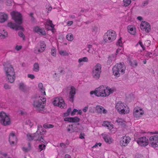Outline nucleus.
Instances as JSON below:
<instances>
[{
  "label": "nucleus",
  "instance_id": "1",
  "mask_svg": "<svg viewBox=\"0 0 158 158\" xmlns=\"http://www.w3.org/2000/svg\"><path fill=\"white\" fill-rule=\"evenodd\" d=\"M115 90L114 88H110L108 87H106L104 86L101 85L96 88L94 91H91L90 94L92 97L95 95L97 97H106L113 93Z\"/></svg>",
  "mask_w": 158,
  "mask_h": 158
},
{
  "label": "nucleus",
  "instance_id": "2",
  "mask_svg": "<svg viewBox=\"0 0 158 158\" xmlns=\"http://www.w3.org/2000/svg\"><path fill=\"white\" fill-rule=\"evenodd\" d=\"M45 131L41 125L38 126V130L36 133L31 134L29 133L27 134V137L28 139L29 140H40L45 143H47V142L45 141L42 137V135L44 134Z\"/></svg>",
  "mask_w": 158,
  "mask_h": 158
},
{
  "label": "nucleus",
  "instance_id": "3",
  "mask_svg": "<svg viewBox=\"0 0 158 158\" xmlns=\"http://www.w3.org/2000/svg\"><path fill=\"white\" fill-rule=\"evenodd\" d=\"M115 107L117 111L120 114H125L130 113V108L125 103L120 101L116 103Z\"/></svg>",
  "mask_w": 158,
  "mask_h": 158
},
{
  "label": "nucleus",
  "instance_id": "4",
  "mask_svg": "<svg viewBox=\"0 0 158 158\" xmlns=\"http://www.w3.org/2000/svg\"><path fill=\"white\" fill-rule=\"evenodd\" d=\"M117 35L115 31L112 29L108 30L103 36V40L106 43H110L115 40Z\"/></svg>",
  "mask_w": 158,
  "mask_h": 158
},
{
  "label": "nucleus",
  "instance_id": "5",
  "mask_svg": "<svg viewBox=\"0 0 158 158\" xmlns=\"http://www.w3.org/2000/svg\"><path fill=\"white\" fill-rule=\"evenodd\" d=\"M6 78L7 81L11 83H13L15 79V73L11 65L9 64L4 69Z\"/></svg>",
  "mask_w": 158,
  "mask_h": 158
},
{
  "label": "nucleus",
  "instance_id": "6",
  "mask_svg": "<svg viewBox=\"0 0 158 158\" xmlns=\"http://www.w3.org/2000/svg\"><path fill=\"white\" fill-rule=\"evenodd\" d=\"M126 68L123 63L117 64L113 68V74L116 77H118L120 75L125 73Z\"/></svg>",
  "mask_w": 158,
  "mask_h": 158
},
{
  "label": "nucleus",
  "instance_id": "7",
  "mask_svg": "<svg viewBox=\"0 0 158 158\" xmlns=\"http://www.w3.org/2000/svg\"><path fill=\"white\" fill-rule=\"evenodd\" d=\"M46 99L43 96H40L35 99L33 103V106L39 111L43 109L45 105Z\"/></svg>",
  "mask_w": 158,
  "mask_h": 158
},
{
  "label": "nucleus",
  "instance_id": "8",
  "mask_svg": "<svg viewBox=\"0 0 158 158\" xmlns=\"http://www.w3.org/2000/svg\"><path fill=\"white\" fill-rule=\"evenodd\" d=\"M0 123L5 126L10 125L11 122L9 115L3 111L0 112Z\"/></svg>",
  "mask_w": 158,
  "mask_h": 158
},
{
  "label": "nucleus",
  "instance_id": "9",
  "mask_svg": "<svg viewBox=\"0 0 158 158\" xmlns=\"http://www.w3.org/2000/svg\"><path fill=\"white\" fill-rule=\"evenodd\" d=\"M102 66L99 63L96 64L92 69V75L94 78L98 80L100 77L101 73Z\"/></svg>",
  "mask_w": 158,
  "mask_h": 158
},
{
  "label": "nucleus",
  "instance_id": "10",
  "mask_svg": "<svg viewBox=\"0 0 158 158\" xmlns=\"http://www.w3.org/2000/svg\"><path fill=\"white\" fill-rule=\"evenodd\" d=\"M71 108H69L68 109L66 112L64 113L63 116L65 117L64 118V121L69 123H77L79 122L80 119L79 118L76 117H66L71 114Z\"/></svg>",
  "mask_w": 158,
  "mask_h": 158
},
{
  "label": "nucleus",
  "instance_id": "11",
  "mask_svg": "<svg viewBox=\"0 0 158 158\" xmlns=\"http://www.w3.org/2000/svg\"><path fill=\"white\" fill-rule=\"evenodd\" d=\"M124 53L123 48V47L119 48L117 49L115 54H111L109 56L108 62L110 64L112 61L115 60L117 56L120 57L122 55L124 54Z\"/></svg>",
  "mask_w": 158,
  "mask_h": 158
},
{
  "label": "nucleus",
  "instance_id": "12",
  "mask_svg": "<svg viewBox=\"0 0 158 158\" xmlns=\"http://www.w3.org/2000/svg\"><path fill=\"white\" fill-rule=\"evenodd\" d=\"M144 111L140 106L135 107L133 110V116L134 118L140 119L144 114Z\"/></svg>",
  "mask_w": 158,
  "mask_h": 158
},
{
  "label": "nucleus",
  "instance_id": "13",
  "mask_svg": "<svg viewBox=\"0 0 158 158\" xmlns=\"http://www.w3.org/2000/svg\"><path fill=\"white\" fill-rule=\"evenodd\" d=\"M12 19L15 22L19 24H21L23 23V18L21 14L16 10H13L11 13Z\"/></svg>",
  "mask_w": 158,
  "mask_h": 158
},
{
  "label": "nucleus",
  "instance_id": "14",
  "mask_svg": "<svg viewBox=\"0 0 158 158\" xmlns=\"http://www.w3.org/2000/svg\"><path fill=\"white\" fill-rule=\"evenodd\" d=\"M52 103L54 106H58L61 108L66 107V105L64 100L61 97H56L53 98Z\"/></svg>",
  "mask_w": 158,
  "mask_h": 158
},
{
  "label": "nucleus",
  "instance_id": "15",
  "mask_svg": "<svg viewBox=\"0 0 158 158\" xmlns=\"http://www.w3.org/2000/svg\"><path fill=\"white\" fill-rule=\"evenodd\" d=\"M141 29L146 33H148L151 31V26L147 22L142 21L140 24Z\"/></svg>",
  "mask_w": 158,
  "mask_h": 158
},
{
  "label": "nucleus",
  "instance_id": "16",
  "mask_svg": "<svg viewBox=\"0 0 158 158\" xmlns=\"http://www.w3.org/2000/svg\"><path fill=\"white\" fill-rule=\"evenodd\" d=\"M136 141L138 145L141 147L146 146L149 143L148 139L145 136L139 138Z\"/></svg>",
  "mask_w": 158,
  "mask_h": 158
},
{
  "label": "nucleus",
  "instance_id": "17",
  "mask_svg": "<svg viewBox=\"0 0 158 158\" xmlns=\"http://www.w3.org/2000/svg\"><path fill=\"white\" fill-rule=\"evenodd\" d=\"M149 143L153 148H156L158 146V135H155L151 136L149 138Z\"/></svg>",
  "mask_w": 158,
  "mask_h": 158
},
{
  "label": "nucleus",
  "instance_id": "18",
  "mask_svg": "<svg viewBox=\"0 0 158 158\" xmlns=\"http://www.w3.org/2000/svg\"><path fill=\"white\" fill-rule=\"evenodd\" d=\"M9 142L10 145L11 146H15L17 143V138L14 132H11L9 136Z\"/></svg>",
  "mask_w": 158,
  "mask_h": 158
},
{
  "label": "nucleus",
  "instance_id": "19",
  "mask_svg": "<svg viewBox=\"0 0 158 158\" xmlns=\"http://www.w3.org/2000/svg\"><path fill=\"white\" fill-rule=\"evenodd\" d=\"M102 126L106 127L111 133H115L117 131L116 128L114 127V125L110 122L104 121L102 124Z\"/></svg>",
  "mask_w": 158,
  "mask_h": 158
},
{
  "label": "nucleus",
  "instance_id": "20",
  "mask_svg": "<svg viewBox=\"0 0 158 158\" xmlns=\"http://www.w3.org/2000/svg\"><path fill=\"white\" fill-rule=\"evenodd\" d=\"M131 140L130 137L126 135L124 136L120 139V145L121 146H126L129 143Z\"/></svg>",
  "mask_w": 158,
  "mask_h": 158
},
{
  "label": "nucleus",
  "instance_id": "21",
  "mask_svg": "<svg viewBox=\"0 0 158 158\" xmlns=\"http://www.w3.org/2000/svg\"><path fill=\"white\" fill-rule=\"evenodd\" d=\"M46 45L43 41L40 42L38 44L37 47L35 48L34 52L36 53L43 52L45 49Z\"/></svg>",
  "mask_w": 158,
  "mask_h": 158
},
{
  "label": "nucleus",
  "instance_id": "22",
  "mask_svg": "<svg viewBox=\"0 0 158 158\" xmlns=\"http://www.w3.org/2000/svg\"><path fill=\"white\" fill-rule=\"evenodd\" d=\"M102 136L104 141L107 143L110 144L114 141L113 139L107 133H104L102 134Z\"/></svg>",
  "mask_w": 158,
  "mask_h": 158
},
{
  "label": "nucleus",
  "instance_id": "23",
  "mask_svg": "<svg viewBox=\"0 0 158 158\" xmlns=\"http://www.w3.org/2000/svg\"><path fill=\"white\" fill-rule=\"evenodd\" d=\"M46 28L48 30H51L53 33L55 31L54 29V25L52 23V21L49 19H47L45 24Z\"/></svg>",
  "mask_w": 158,
  "mask_h": 158
},
{
  "label": "nucleus",
  "instance_id": "24",
  "mask_svg": "<svg viewBox=\"0 0 158 158\" xmlns=\"http://www.w3.org/2000/svg\"><path fill=\"white\" fill-rule=\"evenodd\" d=\"M7 26L15 30H23L24 28L23 26L19 25L18 26L11 22H9L7 24Z\"/></svg>",
  "mask_w": 158,
  "mask_h": 158
},
{
  "label": "nucleus",
  "instance_id": "25",
  "mask_svg": "<svg viewBox=\"0 0 158 158\" xmlns=\"http://www.w3.org/2000/svg\"><path fill=\"white\" fill-rule=\"evenodd\" d=\"M67 130L70 133L78 132L80 131L79 128L76 125H69L67 127Z\"/></svg>",
  "mask_w": 158,
  "mask_h": 158
},
{
  "label": "nucleus",
  "instance_id": "26",
  "mask_svg": "<svg viewBox=\"0 0 158 158\" xmlns=\"http://www.w3.org/2000/svg\"><path fill=\"white\" fill-rule=\"evenodd\" d=\"M127 30L131 35H135L136 34V27L134 25H130L127 26Z\"/></svg>",
  "mask_w": 158,
  "mask_h": 158
},
{
  "label": "nucleus",
  "instance_id": "27",
  "mask_svg": "<svg viewBox=\"0 0 158 158\" xmlns=\"http://www.w3.org/2000/svg\"><path fill=\"white\" fill-rule=\"evenodd\" d=\"M8 19L7 14L4 12H0V23H3L6 21Z\"/></svg>",
  "mask_w": 158,
  "mask_h": 158
},
{
  "label": "nucleus",
  "instance_id": "28",
  "mask_svg": "<svg viewBox=\"0 0 158 158\" xmlns=\"http://www.w3.org/2000/svg\"><path fill=\"white\" fill-rule=\"evenodd\" d=\"M97 112L100 114H106L107 113V110L103 107L98 105L95 107Z\"/></svg>",
  "mask_w": 158,
  "mask_h": 158
},
{
  "label": "nucleus",
  "instance_id": "29",
  "mask_svg": "<svg viewBox=\"0 0 158 158\" xmlns=\"http://www.w3.org/2000/svg\"><path fill=\"white\" fill-rule=\"evenodd\" d=\"M34 31L40 35H43L46 34V32L44 29H41L38 27L34 28Z\"/></svg>",
  "mask_w": 158,
  "mask_h": 158
},
{
  "label": "nucleus",
  "instance_id": "30",
  "mask_svg": "<svg viewBox=\"0 0 158 158\" xmlns=\"http://www.w3.org/2000/svg\"><path fill=\"white\" fill-rule=\"evenodd\" d=\"M76 94V89L73 86L71 87V89L69 92V98L70 101L72 102H73V98L74 95Z\"/></svg>",
  "mask_w": 158,
  "mask_h": 158
},
{
  "label": "nucleus",
  "instance_id": "31",
  "mask_svg": "<svg viewBox=\"0 0 158 158\" xmlns=\"http://www.w3.org/2000/svg\"><path fill=\"white\" fill-rule=\"evenodd\" d=\"M8 33L4 29L0 30V39H4L8 36Z\"/></svg>",
  "mask_w": 158,
  "mask_h": 158
},
{
  "label": "nucleus",
  "instance_id": "32",
  "mask_svg": "<svg viewBox=\"0 0 158 158\" xmlns=\"http://www.w3.org/2000/svg\"><path fill=\"white\" fill-rule=\"evenodd\" d=\"M19 89L22 92H25L27 90V87L23 82L20 83L19 85Z\"/></svg>",
  "mask_w": 158,
  "mask_h": 158
},
{
  "label": "nucleus",
  "instance_id": "33",
  "mask_svg": "<svg viewBox=\"0 0 158 158\" xmlns=\"http://www.w3.org/2000/svg\"><path fill=\"white\" fill-rule=\"evenodd\" d=\"M116 122L118 124V125L124 126L126 124V122L125 120L121 118H118L116 119Z\"/></svg>",
  "mask_w": 158,
  "mask_h": 158
},
{
  "label": "nucleus",
  "instance_id": "34",
  "mask_svg": "<svg viewBox=\"0 0 158 158\" xmlns=\"http://www.w3.org/2000/svg\"><path fill=\"white\" fill-rule=\"evenodd\" d=\"M38 88L41 94V95H45L46 93L45 91V89L43 87V85L42 83H40L39 84Z\"/></svg>",
  "mask_w": 158,
  "mask_h": 158
},
{
  "label": "nucleus",
  "instance_id": "35",
  "mask_svg": "<svg viewBox=\"0 0 158 158\" xmlns=\"http://www.w3.org/2000/svg\"><path fill=\"white\" fill-rule=\"evenodd\" d=\"M123 43L122 41V38L120 37L117 41L116 44L117 46L121 48L123 46Z\"/></svg>",
  "mask_w": 158,
  "mask_h": 158
},
{
  "label": "nucleus",
  "instance_id": "36",
  "mask_svg": "<svg viewBox=\"0 0 158 158\" xmlns=\"http://www.w3.org/2000/svg\"><path fill=\"white\" fill-rule=\"evenodd\" d=\"M88 61V58L85 57L79 58L78 60V62L80 64H82L83 63L87 62Z\"/></svg>",
  "mask_w": 158,
  "mask_h": 158
},
{
  "label": "nucleus",
  "instance_id": "37",
  "mask_svg": "<svg viewBox=\"0 0 158 158\" xmlns=\"http://www.w3.org/2000/svg\"><path fill=\"white\" fill-rule=\"evenodd\" d=\"M66 38L68 40L70 41H73L74 39L73 35L71 33L68 34L66 36Z\"/></svg>",
  "mask_w": 158,
  "mask_h": 158
},
{
  "label": "nucleus",
  "instance_id": "38",
  "mask_svg": "<svg viewBox=\"0 0 158 158\" xmlns=\"http://www.w3.org/2000/svg\"><path fill=\"white\" fill-rule=\"evenodd\" d=\"M47 142V143H45V144H41L39 145L38 147V149L40 152H41L42 150H44L46 148V145L48 143V142L46 141ZM45 144V143H44Z\"/></svg>",
  "mask_w": 158,
  "mask_h": 158
},
{
  "label": "nucleus",
  "instance_id": "39",
  "mask_svg": "<svg viewBox=\"0 0 158 158\" xmlns=\"http://www.w3.org/2000/svg\"><path fill=\"white\" fill-rule=\"evenodd\" d=\"M31 149V144L30 143L28 144L27 147H24L22 148V150L25 152H27L30 151Z\"/></svg>",
  "mask_w": 158,
  "mask_h": 158
},
{
  "label": "nucleus",
  "instance_id": "40",
  "mask_svg": "<svg viewBox=\"0 0 158 158\" xmlns=\"http://www.w3.org/2000/svg\"><path fill=\"white\" fill-rule=\"evenodd\" d=\"M152 53L147 52L144 55V59L148 60L149 57L152 56Z\"/></svg>",
  "mask_w": 158,
  "mask_h": 158
},
{
  "label": "nucleus",
  "instance_id": "41",
  "mask_svg": "<svg viewBox=\"0 0 158 158\" xmlns=\"http://www.w3.org/2000/svg\"><path fill=\"white\" fill-rule=\"evenodd\" d=\"M137 56L138 58H139L141 60L144 59V54H143V52H139L138 53Z\"/></svg>",
  "mask_w": 158,
  "mask_h": 158
},
{
  "label": "nucleus",
  "instance_id": "42",
  "mask_svg": "<svg viewBox=\"0 0 158 158\" xmlns=\"http://www.w3.org/2000/svg\"><path fill=\"white\" fill-rule=\"evenodd\" d=\"M39 70V66L38 64L35 63L34 65L33 70L35 72H38Z\"/></svg>",
  "mask_w": 158,
  "mask_h": 158
},
{
  "label": "nucleus",
  "instance_id": "43",
  "mask_svg": "<svg viewBox=\"0 0 158 158\" xmlns=\"http://www.w3.org/2000/svg\"><path fill=\"white\" fill-rule=\"evenodd\" d=\"M59 53L62 56H67L68 55V53L65 51L60 50L59 51Z\"/></svg>",
  "mask_w": 158,
  "mask_h": 158
},
{
  "label": "nucleus",
  "instance_id": "44",
  "mask_svg": "<svg viewBox=\"0 0 158 158\" xmlns=\"http://www.w3.org/2000/svg\"><path fill=\"white\" fill-rule=\"evenodd\" d=\"M51 55L54 56H56V48L53 47L51 49Z\"/></svg>",
  "mask_w": 158,
  "mask_h": 158
},
{
  "label": "nucleus",
  "instance_id": "45",
  "mask_svg": "<svg viewBox=\"0 0 158 158\" xmlns=\"http://www.w3.org/2000/svg\"><path fill=\"white\" fill-rule=\"evenodd\" d=\"M53 125L48 123H45L44 124V127L45 128H49L53 127Z\"/></svg>",
  "mask_w": 158,
  "mask_h": 158
},
{
  "label": "nucleus",
  "instance_id": "46",
  "mask_svg": "<svg viewBox=\"0 0 158 158\" xmlns=\"http://www.w3.org/2000/svg\"><path fill=\"white\" fill-rule=\"evenodd\" d=\"M123 2L124 3V5L125 6H128L131 3V0H123Z\"/></svg>",
  "mask_w": 158,
  "mask_h": 158
},
{
  "label": "nucleus",
  "instance_id": "47",
  "mask_svg": "<svg viewBox=\"0 0 158 158\" xmlns=\"http://www.w3.org/2000/svg\"><path fill=\"white\" fill-rule=\"evenodd\" d=\"M130 64L132 67H135L137 65V63L135 61H134L133 62L130 61Z\"/></svg>",
  "mask_w": 158,
  "mask_h": 158
},
{
  "label": "nucleus",
  "instance_id": "48",
  "mask_svg": "<svg viewBox=\"0 0 158 158\" xmlns=\"http://www.w3.org/2000/svg\"><path fill=\"white\" fill-rule=\"evenodd\" d=\"M26 123L27 124L29 125L30 126H32L33 124V122L30 119L27 120L26 121Z\"/></svg>",
  "mask_w": 158,
  "mask_h": 158
},
{
  "label": "nucleus",
  "instance_id": "49",
  "mask_svg": "<svg viewBox=\"0 0 158 158\" xmlns=\"http://www.w3.org/2000/svg\"><path fill=\"white\" fill-rule=\"evenodd\" d=\"M137 45H139L142 48V49L144 50L145 49V48L144 46L143 45L142 43V42L141 40H139L138 42V43L137 44Z\"/></svg>",
  "mask_w": 158,
  "mask_h": 158
},
{
  "label": "nucleus",
  "instance_id": "50",
  "mask_svg": "<svg viewBox=\"0 0 158 158\" xmlns=\"http://www.w3.org/2000/svg\"><path fill=\"white\" fill-rule=\"evenodd\" d=\"M78 110L76 109H73V111H71V116H73L75 114H76L77 112H78Z\"/></svg>",
  "mask_w": 158,
  "mask_h": 158
},
{
  "label": "nucleus",
  "instance_id": "51",
  "mask_svg": "<svg viewBox=\"0 0 158 158\" xmlns=\"http://www.w3.org/2000/svg\"><path fill=\"white\" fill-rule=\"evenodd\" d=\"M151 42L150 40H147L145 42L144 45L147 47H148L150 45Z\"/></svg>",
  "mask_w": 158,
  "mask_h": 158
},
{
  "label": "nucleus",
  "instance_id": "52",
  "mask_svg": "<svg viewBox=\"0 0 158 158\" xmlns=\"http://www.w3.org/2000/svg\"><path fill=\"white\" fill-rule=\"evenodd\" d=\"M12 2V0H7L6 2V5L8 6H10Z\"/></svg>",
  "mask_w": 158,
  "mask_h": 158
},
{
  "label": "nucleus",
  "instance_id": "53",
  "mask_svg": "<svg viewBox=\"0 0 158 158\" xmlns=\"http://www.w3.org/2000/svg\"><path fill=\"white\" fill-rule=\"evenodd\" d=\"M18 35L19 36L22 37L23 39H24L25 36L22 32H19L18 33Z\"/></svg>",
  "mask_w": 158,
  "mask_h": 158
},
{
  "label": "nucleus",
  "instance_id": "54",
  "mask_svg": "<svg viewBox=\"0 0 158 158\" xmlns=\"http://www.w3.org/2000/svg\"><path fill=\"white\" fill-rule=\"evenodd\" d=\"M22 47L20 45H16V46L15 47V49L17 50H19L20 49H21Z\"/></svg>",
  "mask_w": 158,
  "mask_h": 158
},
{
  "label": "nucleus",
  "instance_id": "55",
  "mask_svg": "<svg viewBox=\"0 0 158 158\" xmlns=\"http://www.w3.org/2000/svg\"><path fill=\"white\" fill-rule=\"evenodd\" d=\"M102 145V143H96L94 145L93 147V148H96L98 145L99 146H101Z\"/></svg>",
  "mask_w": 158,
  "mask_h": 158
},
{
  "label": "nucleus",
  "instance_id": "56",
  "mask_svg": "<svg viewBox=\"0 0 158 158\" xmlns=\"http://www.w3.org/2000/svg\"><path fill=\"white\" fill-rule=\"evenodd\" d=\"M4 86L5 89H9L10 88V86L7 84H5Z\"/></svg>",
  "mask_w": 158,
  "mask_h": 158
},
{
  "label": "nucleus",
  "instance_id": "57",
  "mask_svg": "<svg viewBox=\"0 0 158 158\" xmlns=\"http://www.w3.org/2000/svg\"><path fill=\"white\" fill-rule=\"evenodd\" d=\"M88 108H89V106H85L84 108L82 110V111L84 112H87V111L88 109Z\"/></svg>",
  "mask_w": 158,
  "mask_h": 158
},
{
  "label": "nucleus",
  "instance_id": "58",
  "mask_svg": "<svg viewBox=\"0 0 158 158\" xmlns=\"http://www.w3.org/2000/svg\"><path fill=\"white\" fill-rule=\"evenodd\" d=\"M85 134L83 133H81L80 135V138L81 139H84L85 138Z\"/></svg>",
  "mask_w": 158,
  "mask_h": 158
},
{
  "label": "nucleus",
  "instance_id": "59",
  "mask_svg": "<svg viewBox=\"0 0 158 158\" xmlns=\"http://www.w3.org/2000/svg\"><path fill=\"white\" fill-rule=\"evenodd\" d=\"M28 77L31 78V79H33L35 78V76L34 75L31 74H28L27 75Z\"/></svg>",
  "mask_w": 158,
  "mask_h": 158
},
{
  "label": "nucleus",
  "instance_id": "60",
  "mask_svg": "<svg viewBox=\"0 0 158 158\" xmlns=\"http://www.w3.org/2000/svg\"><path fill=\"white\" fill-rule=\"evenodd\" d=\"M46 9H47L48 10H51L52 9V7L50 6L49 4H48V5H46Z\"/></svg>",
  "mask_w": 158,
  "mask_h": 158
},
{
  "label": "nucleus",
  "instance_id": "61",
  "mask_svg": "<svg viewBox=\"0 0 158 158\" xmlns=\"http://www.w3.org/2000/svg\"><path fill=\"white\" fill-rule=\"evenodd\" d=\"M73 23V22L72 21H69L67 23V25L68 26H70Z\"/></svg>",
  "mask_w": 158,
  "mask_h": 158
},
{
  "label": "nucleus",
  "instance_id": "62",
  "mask_svg": "<svg viewBox=\"0 0 158 158\" xmlns=\"http://www.w3.org/2000/svg\"><path fill=\"white\" fill-rule=\"evenodd\" d=\"M148 2L147 1H145L143 2L142 4V5L143 6H145L146 5H147L148 4Z\"/></svg>",
  "mask_w": 158,
  "mask_h": 158
},
{
  "label": "nucleus",
  "instance_id": "63",
  "mask_svg": "<svg viewBox=\"0 0 158 158\" xmlns=\"http://www.w3.org/2000/svg\"><path fill=\"white\" fill-rule=\"evenodd\" d=\"M78 113V114H82V111L81 110H78V112H77Z\"/></svg>",
  "mask_w": 158,
  "mask_h": 158
},
{
  "label": "nucleus",
  "instance_id": "64",
  "mask_svg": "<svg viewBox=\"0 0 158 158\" xmlns=\"http://www.w3.org/2000/svg\"><path fill=\"white\" fill-rule=\"evenodd\" d=\"M65 158H71L70 156L68 154L65 155Z\"/></svg>",
  "mask_w": 158,
  "mask_h": 158
}]
</instances>
